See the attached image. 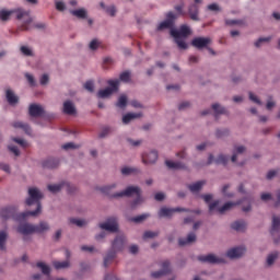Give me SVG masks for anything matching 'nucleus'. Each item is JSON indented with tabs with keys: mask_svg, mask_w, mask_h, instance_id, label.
Listing matches in <instances>:
<instances>
[{
	"mask_svg": "<svg viewBox=\"0 0 280 280\" xmlns=\"http://www.w3.org/2000/svg\"><path fill=\"white\" fill-rule=\"evenodd\" d=\"M34 27L36 30H45V24H43V23H34V19H32V22L30 24V30H34ZM30 30H28V32H30Z\"/></svg>",
	"mask_w": 280,
	"mask_h": 280,
	"instance_id": "ea45409f",
	"label": "nucleus"
},
{
	"mask_svg": "<svg viewBox=\"0 0 280 280\" xmlns=\"http://www.w3.org/2000/svg\"><path fill=\"white\" fill-rule=\"evenodd\" d=\"M13 141L15 143H19V145H21L22 148H25L27 145V142H25V140L20 139V138H13Z\"/></svg>",
	"mask_w": 280,
	"mask_h": 280,
	"instance_id": "052dcab7",
	"label": "nucleus"
},
{
	"mask_svg": "<svg viewBox=\"0 0 280 280\" xmlns=\"http://www.w3.org/2000/svg\"><path fill=\"white\" fill-rule=\"evenodd\" d=\"M231 228L234 231H246V222H244V221H235L234 223H232Z\"/></svg>",
	"mask_w": 280,
	"mask_h": 280,
	"instance_id": "7c9ffc66",
	"label": "nucleus"
},
{
	"mask_svg": "<svg viewBox=\"0 0 280 280\" xmlns=\"http://www.w3.org/2000/svg\"><path fill=\"white\" fill-rule=\"evenodd\" d=\"M101 8L109 14V16H115L117 14V9H115V5L106 7L104 5V2H101Z\"/></svg>",
	"mask_w": 280,
	"mask_h": 280,
	"instance_id": "72a5a7b5",
	"label": "nucleus"
},
{
	"mask_svg": "<svg viewBox=\"0 0 280 280\" xmlns=\"http://www.w3.org/2000/svg\"><path fill=\"white\" fill-rule=\"evenodd\" d=\"M20 51L23 54V56H34V52L27 46H22Z\"/></svg>",
	"mask_w": 280,
	"mask_h": 280,
	"instance_id": "a19ab883",
	"label": "nucleus"
},
{
	"mask_svg": "<svg viewBox=\"0 0 280 280\" xmlns=\"http://www.w3.org/2000/svg\"><path fill=\"white\" fill-rule=\"evenodd\" d=\"M249 100L252 102H254V104H259L261 105V101L259 98H257V96H255V94H253V92H249Z\"/></svg>",
	"mask_w": 280,
	"mask_h": 280,
	"instance_id": "4d7b16f0",
	"label": "nucleus"
},
{
	"mask_svg": "<svg viewBox=\"0 0 280 280\" xmlns=\"http://www.w3.org/2000/svg\"><path fill=\"white\" fill-rule=\"evenodd\" d=\"M261 200L266 201V200H272V195L268 194V192H264L260 196Z\"/></svg>",
	"mask_w": 280,
	"mask_h": 280,
	"instance_id": "774afa93",
	"label": "nucleus"
},
{
	"mask_svg": "<svg viewBox=\"0 0 280 280\" xmlns=\"http://www.w3.org/2000/svg\"><path fill=\"white\" fill-rule=\"evenodd\" d=\"M208 10H210V12H220V5H218V3L209 4Z\"/></svg>",
	"mask_w": 280,
	"mask_h": 280,
	"instance_id": "6e6d98bb",
	"label": "nucleus"
},
{
	"mask_svg": "<svg viewBox=\"0 0 280 280\" xmlns=\"http://www.w3.org/2000/svg\"><path fill=\"white\" fill-rule=\"evenodd\" d=\"M100 229L103 231H108L109 233H117V231H119V223L117 222V218H108L105 223H100Z\"/></svg>",
	"mask_w": 280,
	"mask_h": 280,
	"instance_id": "1a4fd4ad",
	"label": "nucleus"
},
{
	"mask_svg": "<svg viewBox=\"0 0 280 280\" xmlns=\"http://www.w3.org/2000/svg\"><path fill=\"white\" fill-rule=\"evenodd\" d=\"M30 117H43L45 115V109L38 104H31L28 107Z\"/></svg>",
	"mask_w": 280,
	"mask_h": 280,
	"instance_id": "4468645a",
	"label": "nucleus"
},
{
	"mask_svg": "<svg viewBox=\"0 0 280 280\" xmlns=\"http://www.w3.org/2000/svg\"><path fill=\"white\" fill-rule=\"evenodd\" d=\"M61 189H66L68 194H73V186L69 183L48 185V190H50L51 194H58Z\"/></svg>",
	"mask_w": 280,
	"mask_h": 280,
	"instance_id": "9b49d317",
	"label": "nucleus"
},
{
	"mask_svg": "<svg viewBox=\"0 0 280 280\" xmlns=\"http://www.w3.org/2000/svg\"><path fill=\"white\" fill-rule=\"evenodd\" d=\"M84 89L90 93H93V91L95 90V84L93 83V81H86L84 84Z\"/></svg>",
	"mask_w": 280,
	"mask_h": 280,
	"instance_id": "c03bdc74",
	"label": "nucleus"
},
{
	"mask_svg": "<svg viewBox=\"0 0 280 280\" xmlns=\"http://www.w3.org/2000/svg\"><path fill=\"white\" fill-rule=\"evenodd\" d=\"M28 196L30 197L26 199L27 207L36 205V210L16 213V208L5 207L0 210V217L2 218V220H9V218H13V220L21 221L25 220V218H30V215H38V213H40V209H43V207L40 206V200H43V194L38 191V188H30Z\"/></svg>",
	"mask_w": 280,
	"mask_h": 280,
	"instance_id": "f257e3e1",
	"label": "nucleus"
},
{
	"mask_svg": "<svg viewBox=\"0 0 280 280\" xmlns=\"http://www.w3.org/2000/svg\"><path fill=\"white\" fill-rule=\"evenodd\" d=\"M154 199L158 200V202H161L162 200H165V194L156 192Z\"/></svg>",
	"mask_w": 280,
	"mask_h": 280,
	"instance_id": "680f3d73",
	"label": "nucleus"
},
{
	"mask_svg": "<svg viewBox=\"0 0 280 280\" xmlns=\"http://www.w3.org/2000/svg\"><path fill=\"white\" fill-rule=\"evenodd\" d=\"M244 253H246L245 247H234L232 249H229L226 255H228V257H230V259H237V258L242 257V255H244Z\"/></svg>",
	"mask_w": 280,
	"mask_h": 280,
	"instance_id": "a211bd4d",
	"label": "nucleus"
},
{
	"mask_svg": "<svg viewBox=\"0 0 280 280\" xmlns=\"http://www.w3.org/2000/svg\"><path fill=\"white\" fill-rule=\"evenodd\" d=\"M148 218H150V214H140L129 220L130 222H135L136 224H139V222H143V220H148Z\"/></svg>",
	"mask_w": 280,
	"mask_h": 280,
	"instance_id": "4c0bfd02",
	"label": "nucleus"
},
{
	"mask_svg": "<svg viewBox=\"0 0 280 280\" xmlns=\"http://www.w3.org/2000/svg\"><path fill=\"white\" fill-rule=\"evenodd\" d=\"M165 165L168 167V170H187V166L183 162H172L167 160Z\"/></svg>",
	"mask_w": 280,
	"mask_h": 280,
	"instance_id": "5701e85b",
	"label": "nucleus"
},
{
	"mask_svg": "<svg viewBox=\"0 0 280 280\" xmlns=\"http://www.w3.org/2000/svg\"><path fill=\"white\" fill-rule=\"evenodd\" d=\"M65 115H75V105L71 101H66L63 103Z\"/></svg>",
	"mask_w": 280,
	"mask_h": 280,
	"instance_id": "412c9836",
	"label": "nucleus"
},
{
	"mask_svg": "<svg viewBox=\"0 0 280 280\" xmlns=\"http://www.w3.org/2000/svg\"><path fill=\"white\" fill-rule=\"evenodd\" d=\"M115 184L110 186H104L101 188V191L106 196H110V198H124V196L130 198V196H136V199L131 202V209H137V207L143 202V199L141 198V188L138 186H129L124 191L113 194V189H115Z\"/></svg>",
	"mask_w": 280,
	"mask_h": 280,
	"instance_id": "7ed1b4c3",
	"label": "nucleus"
},
{
	"mask_svg": "<svg viewBox=\"0 0 280 280\" xmlns=\"http://www.w3.org/2000/svg\"><path fill=\"white\" fill-rule=\"evenodd\" d=\"M36 266H37V268H40L43 275H47V276L50 275L51 269L45 262H37Z\"/></svg>",
	"mask_w": 280,
	"mask_h": 280,
	"instance_id": "e433bc0d",
	"label": "nucleus"
},
{
	"mask_svg": "<svg viewBox=\"0 0 280 280\" xmlns=\"http://www.w3.org/2000/svg\"><path fill=\"white\" fill-rule=\"evenodd\" d=\"M52 266L56 270H62L65 268H69L70 262H69V260H65V261L55 260V261H52Z\"/></svg>",
	"mask_w": 280,
	"mask_h": 280,
	"instance_id": "c85d7f7f",
	"label": "nucleus"
},
{
	"mask_svg": "<svg viewBox=\"0 0 280 280\" xmlns=\"http://www.w3.org/2000/svg\"><path fill=\"white\" fill-rule=\"evenodd\" d=\"M45 231H49V223L45 221L39 222L38 225L24 223L18 228V233H21L22 235H32V233H45Z\"/></svg>",
	"mask_w": 280,
	"mask_h": 280,
	"instance_id": "423d86ee",
	"label": "nucleus"
},
{
	"mask_svg": "<svg viewBox=\"0 0 280 280\" xmlns=\"http://www.w3.org/2000/svg\"><path fill=\"white\" fill-rule=\"evenodd\" d=\"M159 235L158 232L147 231L143 234L144 240H152V237H156Z\"/></svg>",
	"mask_w": 280,
	"mask_h": 280,
	"instance_id": "a18cd8bd",
	"label": "nucleus"
},
{
	"mask_svg": "<svg viewBox=\"0 0 280 280\" xmlns=\"http://www.w3.org/2000/svg\"><path fill=\"white\" fill-rule=\"evenodd\" d=\"M189 209L186 208H166L163 207L159 211V218H172L174 213L186 212L189 213Z\"/></svg>",
	"mask_w": 280,
	"mask_h": 280,
	"instance_id": "9d476101",
	"label": "nucleus"
},
{
	"mask_svg": "<svg viewBox=\"0 0 280 280\" xmlns=\"http://www.w3.org/2000/svg\"><path fill=\"white\" fill-rule=\"evenodd\" d=\"M135 172H137V170H135V168H132V167H122V168H121V174H122L124 176H129V174H132V173H135Z\"/></svg>",
	"mask_w": 280,
	"mask_h": 280,
	"instance_id": "09e8293b",
	"label": "nucleus"
},
{
	"mask_svg": "<svg viewBox=\"0 0 280 280\" xmlns=\"http://www.w3.org/2000/svg\"><path fill=\"white\" fill-rule=\"evenodd\" d=\"M48 82H49V75L43 74L42 78H40V84L43 86H45V84H47Z\"/></svg>",
	"mask_w": 280,
	"mask_h": 280,
	"instance_id": "0e129e2a",
	"label": "nucleus"
},
{
	"mask_svg": "<svg viewBox=\"0 0 280 280\" xmlns=\"http://www.w3.org/2000/svg\"><path fill=\"white\" fill-rule=\"evenodd\" d=\"M241 202H232L229 201L226 203H224L221 208L218 209L219 213H226V211H231V209H233V207H237V205H240Z\"/></svg>",
	"mask_w": 280,
	"mask_h": 280,
	"instance_id": "bb28decb",
	"label": "nucleus"
},
{
	"mask_svg": "<svg viewBox=\"0 0 280 280\" xmlns=\"http://www.w3.org/2000/svg\"><path fill=\"white\" fill-rule=\"evenodd\" d=\"M207 182L205 180H200V182H196L195 184H191L188 186V189L192 192L196 194V191H200V189H202V186L206 184Z\"/></svg>",
	"mask_w": 280,
	"mask_h": 280,
	"instance_id": "cd10ccee",
	"label": "nucleus"
},
{
	"mask_svg": "<svg viewBox=\"0 0 280 280\" xmlns=\"http://www.w3.org/2000/svg\"><path fill=\"white\" fill-rule=\"evenodd\" d=\"M279 257V253L273 252L271 254L268 255L267 257V265L268 266H272V264H275V260Z\"/></svg>",
	"mask_w": 280,
	"mask_h": 280,
	"instance_id": "58836bf2",
	"label": "nucleus"
},
{
	"mask_svg": "<svg viewBox=\"0 0 280 280\" xmlns=\"http://www.w3.org/2000/svg\"><path fill=\"white\" fill-rule=\"evenodd\" d=\"M198 260L202 261L203 264H224V259L218 258L213 254H209V255H206V256H199Z\"/></svg>",
	"mask_w": 280,
	"mask_h": 280,
	"instance_id": "2eb2a0df",
	"label": "nucleus"
},
{
	"mask_svg": "<svg viewBox=\"0 0 280 280\" xmlns=\"http://www.w3.org/2000/svg\"><path fill=\"white\" fill-rule=\"evenodd\" d=\"M10 152H12L15 156H19L21 154V151H19L18 147L10 145L9 147Z\"/></svg>",
	"mask_w": 280,
	"mask_h": 280,
	"instance_id": "bf43d9fd",
	"label": "nucleus"
},
{
	"mask_svg": "<svg viewBox=\"0 0 280 280\" xmlns=\"http://www.w3.org/2000/svg\"><path fill=\"white\" fill-rule=\"evenodd\" d=\"M212 110L215 113V119H218L219 115H225L226 113V108L220 106L218 103L212 105Z\"/></svg>",
	"mask_w": 280,
	"mask_h": 280,
	"instance_id": "473e14b6",
	"label": "nucleus"
},
{
	"mask_svg": "<svg viewBox=\"0 0 280 280\" xmlns=\"http://www.w3.org/2000/svg\"><path fill=\"white\" fill-rule=\"evenodd\" d=\"M196 242V233L191 232L187 235L186 238H179L178 240V245L179 246H187L189 244H194Z\"/></svg>",
	"mask_w": 280,
	"mask_h": 280,
	"instance_id": "6ab92c4d",
	"label": "nucleus"
},
{
	"mask_svg": "<svg viewBox=\"0 0 280 280\" xmlns=\"http://www.w3.org/2000/svg\"><path fill=\"white\" fill-rule=\"evenodd\" d=\"M189 106H191V104L189 102H183L178 105V109L185 110V108H189Z\"/></svg>",
	"mask_w": 280,
	"mask_h": 280,
	"instance_id": "e2e57ef3",
	"label": "nucleus"
},
{
	"mask_svg": "<svg viewBox=\"0 0 280 280\" xmlns=\"http://www.w3.org/2000/svg\"><path fill=\"white\" fill-rule=\"evenodd\" d=\"M126 246V236L119 235L115 238V241L112 243V250L107 253V255L104 257V267L108 268L110 264H113V260L116 257V253L119 250H124V247Z\"/></svg>",
	"mask_w": 280,
	"mask_h": 280,
	"instance_id": "20e7f679",
	"label": "nucleus"
},
{
	"mask_svg": "<svg viewBox=\"0 0 280 280\" xmlns=\"http://www.w3.org/2000/svg\"><path fill=\"white\" fill-rule=\"evenodd\" d=\"M72 16H77V19H86V9H78L70 11Z\"/></svg>",
	"mask_w": 280,
	"mask_h": 280,
	"instance_id": "2f4dec72",
	"label": "nucleus"
},
{
	"mask_svg": "<svg viewBox=\"0 0 280 280\" xmlns=\"http://www.w3.org/2000/svg\"><path fill=\"white\" fill-rule=\"evenodd\" d=\"M58 165H60V161L54 158H50L43 162V167H46L47 170H56Z\"/></svg>",
	"mask_w": 280,
	"mask_h": 280,
	"instance_id": "aec40b11",
	"label": "nucleus"
},
{
	"mask_svg": "<svg viewBox=\"0 0 280 280\" xmlns=\"http://www.w3.org/2000/svg\"><path fill=\"white\" fill-rule=\"evenodd\" d=\"M5 97L11 106L19 104V96H16L12 90H7Z\"/></svg>",
	"mask_w": 280,
	"mask_h": 280,
	"instance_id": "b1692460",
	"label": "nucleus"
},
{
	"mask_svg": "<svg viewBox=\"0 0 280 280\" xmlns=\"http://www.w3.org/2000/svg\"><path fill=\"white\" fill-rule=\"evenodd\" d=\"M5 240H8V233L0 231V250H5Z\"/></svg>",
	"mask_w": 280,
	"mask_h": 280,
	"instance_id": "f704fd0d",
	"label": "nucleus"
},
{
	"mask_svg": "<svg viewBox=\"0 0 280 280\" xmlns=\"http://www.w3.org/2000/svg\"><path fill=\"white\" fill-rule=\"evenodd\" d=\"M158 160H159V153L156 151H151L142 155V163H144L145 165L153 164Z\"/></svg>",
	"mask_w": 280,
	"mask_h": 280,
	"instance_id": "f3484780",
	"label": "nucleus"
},
{
	"mask_svg": "<svg viewBox=\"0 0 280 280\" xmlns=\"http://www.w3.org/2000/svg\"><path fill=\"white\" fill-rule=\"evenodd\" d=\"M279 231H280V218L277 215H273L270 233L271 235H275V233H279Z\"/></svg>",
	"mask_w": 280,
	"mask_h": 280,
	"instance_id": "a878e982",
	"label": "nucleus"
},
{
	"mask_svg": "<svg viewBox=\"0 0 280 280\" xmlns=\"http://www.w3.org/2000/svg\"><path fill=\"white\" fill-rule=\"evenodd\" d=\"M201 198L209 205L213 200V195H202Z\"/></svg>",
	"mask_w": 280,
	"mask_h": 280,
	"instance_id": "338daca9",
	"label": "nucleus"
},
{
	"mask_svg": "<svg viewBox=\"0 0 280 280\" xmlns=\"http://www.w3.org/2000/svg\"><path fill=\"white\" fill-rule=\"evenodd\" d=\"M98 47H102V43H100L97 39H93L91 43H90V49L92 51H95V49H97Z\"/></svg>",
	"mask_w": 280,
	"mask_h": 280,
	"instance_id": "37998d69",
	"label": "nucleus"
},
{
	"mask_svg": "<svg viewBox=\"0 0 280 280\" xmlns=\"http://www.w3.org/2000/svg\"><path fill=\"white\" fill-rule=\"evenodd\" d=\"M110 133V127H105L100 132L98 137L100 139H104V137H107Z\"/></svg>",
	"mask_w": 280,
	"mask_h": 280,
	"instance_id": "8fccbe9b",
	"label": "nucleus"
},
{
	"mask_svg": "<svg viewBox=\"0 0 280 280\" xmlns=\"http://www.w3.org/2000/svg\"><path fill=\"white\" fill-rule=\"evenodd\" d=\"M65 2L62 1H56V10H58L59 12H65Z\"/></svg>",
	"mask_w": 280,
	"mask_h": 280,
	"instance_id": "5fc2aeb1",
	"label": "nucleus"
},
{
	"mask_svg": "<svg viewBox=\"0 0 280 280\" xmlns=\"http://www.w3.org/2000/svg\"><path fill=\"white\" fill-rule=\"evenodd\" d=\"M77 148H78V145H75V143H73V142H68L62 145L63 150H75Z\"/></svg>",
	"mask_w": 280,
	"mask_h": 280,
	"instance_id": "603ef678",
	"label": "nucleus"
},
{
	"mask_svg": "<svg viewBox=\"0 0 280 280\" xmlns=\"http://www.w3.org/2000/svg\"><path fill=\"white\" fill-rule=\"evenodd\" d=\"M277 176V171L272 170L267 173V179L272 180Z\"/></svg>",
	"mask_w": 280,
	"mask_h": 280,
	"instance_id": "69168bd1",
	"label": "nucleus"
},
{
	"mask_svg": "<svg viewBox=\"0 0 280 280\" xmlns=\"http://www.w3.org/2000/svg\"><path fill=\"white\" fill-rule=\"evenodd\" d=\"M229 187H231V185H229V184L224 185L223 188H222V194H223V196H226L228 198H233V194H228L226 192Z\"/></svg>",
	"mask_w": 280,
	"mask_h": 280,
	"instance_id": "13d9d810",
	"label": "nucleus"
},
{
	"mask_svg": "<svg viewBox=\"0 0 280 280\" xmlns=\"http://www.w3.org/2000/svg\"><path fill=\"white\" fill-rule=\"evenodd\" d=\"M191 34V30H189V26L182 25L178 30H171V36H173L178 49H187V43H185V39L187 36Z\"/></svg>",
	"mask_w": 280,
	"mask_h": 280,
	"instance_id": "39448f33",
	"label": "nucleus"
},
{
	"mask_svg": "<svg viewBox=\"0 0 280 280\" xmlns=\"http://www.w3.org/2000/svg\"><path fill=\"white\" fill-rule=\"evenodd\" d=\"M199 8L198 4H190L188 8V14L191 21H200L198 18Z\"/></svg>",
	"mask_w": 280,
	"mask_h": 280,
	"instance_id": "4be33fe9",
	"label": "nucleus"
},
{
	"mask_svg": "<svg viewBox=\"0 0 280 280\" xmlns=\"http://www.w3.org/2000/svg\"><path fill=\"white\" fill-rule=\"evenodd\" d=\"M70 224H75V226H84V224H86V221L82 219H70Z\"/></svg>",
	"mask_w": 280,
	"mask_h": 280,
	"instance_id": "79ce46f5",
	"label": "nucleus"
},
{
	"mask_svg": "<svg viewBox=\"0 0 280 280\" xmlns=\"http://www.w3.org/2000/svg\"><path fill=\"white\" fill-rule=\"evenodd\" d=\"M215 163L217 165H226L229 163V156L220 154L218 159L213 158V154H210L208 158L207 165H211V163Z\"/></svg>",
	"mask_w": 280,
	"mask_h": 280,
	"instance_id": "dca6fc26",
	"label": "nucleus"
},
{
	"mask_svg": "<svg viewBox=\"0 0 280 280\" xmlns=\"http://www.w3.org/2000/svg\"><path fill=\"white\" fill-rule=\"evenodd\" d=\"M107 84L110 88H106L104 90H100L97 93V97L101 100H106L107 97H110L115 91L119 90V80H109L107 81Z\"/></svg>",
	"mask_w": 280,
	"mask_h": 280,
	"instance_id": "0eeeda50",
	"label": "nucleus"
},
{
	"mask_svg": "<svg viewBox=\"0 0 280 280\" xmlns=\"http://www.w3.org/2000/svg\"><path fill=\"white\" fill-rule=\"evenodd\" d=\"M139 117H141V114H132V113L126 114L122 117V124H129L132 121V119H139Z\"/></svg>",
	"mask_w": 280,
	"mask_h": 280,
	"instance_id": "c756f323",
	"label": "nucleus"
},
{
	"mask_svg": "<svg viewBox=\"0 0 280 280\" xmlns=\"http://www.w3.org/2000/svg\"><path fill=\"white\" fill-rule=\"evenodd\" d=\"M184 8H185V3H184V2H182L180 4L175 5V10H176V12H177L180 16H185V14H186L185 11H183Z\"/></svg>",
	"mask_w": 280,
	"mask_h": 280,
	"instance_id": "49530a36",
	"label": "nucleus"
},
{
	"mask_svg": "<svg viewBox=\"0 0 280 280\" xmlns=\"http://www.w3.org/2000/svg\"><path fill=\"white\" fill-rule=\"evenodd\" d=\"M13 128H20L25 132V135H32V127L30 125L24 124L22 121H15L12 124Z\"/></svg>",
	"mask_w": 280,
	"mask_h": 280,
	"instance_id": "393cba45",
	"label": "nucleus"
},
{
	"mask_svg": "<svg viewBox=\"0 0 280 280\" xmlns=\"http://www.w3.org/2000/svg\"><path fill=\"white\" fill-rule=\"evenodd\" d=\"M121 82H130V72L125 71L119 75Z\"/></svg>",
	"mask_w": 280,
	"mask_h": 280,
	"instance_id": "de8ad7c7",
	"label": "nucleus"
},
{
	"mask_svg": "<svg viewBox=\"0 0 280 280\" xmlns=\"http://www.w3.org/2000/svg\"><path fill=\"white\" fill-rule=\"evenodd\" d=\"M12 16H15L16 21H23L22 24L18 27L19 32L30 31V25H32V15L30 14V11L23 8H16L12 10H0V21H2L3 23L10 21Z\"/></svg>",
	"mask_w": 280,
	"mask_h": 280,
	"instance_id": "f03ea898",
	"label": "nucleus"
},
{
	"mask_svg": "<svg viewBox=\"0 0 280 280\" xmlns=\"http://www.w3.org/2000/svg\"><path fill=\"white\" fill-rule=\"evenodd\" d=\"M270 40V37H260L256 43L255 47H261V43H268Z\"/></svg>",
	"mask_w": 280,
	"mask_h": 280,
	"instance_id": "864d4df0",
	"label": "nucleus"
},
{
	"mask_svg": "<svg viewBox=\"0 0 280 280\" xmlns=\"http://www.w3.org/2000/svg\"><path fill=\"white\" fill-rule=\"evenodd\" d=\"M25 78L31 86H36V80H34V75L26 73Z\"/></svg>",
	"mask_w": 280,
	"mask_h": 280,
	"instance_id": "3c124183",
	"label": "nucleus"
},
{
	"mask_svg": "<svg viewBox=\"0 0 280 280\" xmlns=\"http://www.w3.org/2000/svg\"><path fill=\"white\" fill-rule=\"evenodd\" d=\"M176 19H178V16L176 15V13L170 11L168 13H166V20L161 22L158 25V32H163V30H174V23L176 21Z\"/></svg>",
	"mask_w": 280,
	"mask_h": 280,
	"instance_id": "6e6552de",
	"label": "nucleus"
},
{
	"mask_svg": "<svg viewBox=\"0 0 280 280\" xmlns=\"http://www.w3.org/2000/svg\"><path fill=\"white\" fill-rule=\"evenodd\" d=\"M211 43V38L209 37H196L192 39L191 45L197 49H205Z\"/></svg>",
	"mask_w": 280,
	"mask_h": 280,
	"instance_id": "ddd939ff",
	"label": "nucleus"
},
{
	"mask_svg": "<svg viewBox=\"0 0 280 280\" xmlns=\"http://www.w3.org/2000/svg\"><path fill=\"white\" fill-rule=\"evenodd\" d=\"M128 104V97L126 95H120L118 98V102L116 103V106L118 108H126Z\"/></svg>",
	"mask_w": 280,
	"mask_h": 280,
	"instance_id": "c9c22d12",
	"label": "nucleus"
},
{
	"mask_svg": "<svg viewBox=\"0 0 280 280\" xmlns=\"http://www.w3.org/2000/svg\"><path fill=\"white\" fill-rule=\"evenodd\" d=\"M161 268L162 270L151 273V277H153V279H161V277H165L166 275H170V272H172V269H170L168 260H164L161 265Z\"/></svg>",
	"mask_w": 280,
	"mask_h": 280,
	"instance_id": "f8f14e48",
	"label": "nucleus"
}]
</instances>
